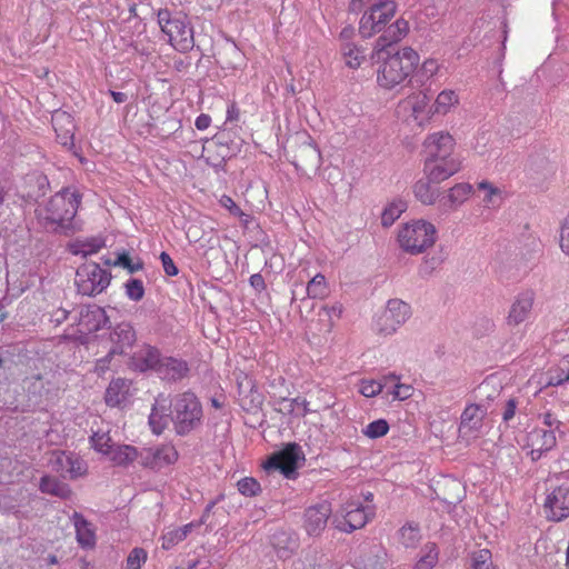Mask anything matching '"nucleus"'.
Instances as JSON below:
<instances>
[{
	"mask_svg": "<svg viewBox=\"0 0 569 569\" xmlns=\"http://www.w3.org/2000/svg\"><path fill=\"white\" fill-rule=\"evenodd\" d=\"M80 202L81 196L76 190L63 189L36 210L37 220L47 231H73Z\"/></svg>",
	"mask_w": 569,
	"mask_h": 569,
	"instance_id": "nucleus-1",
	"label": "nucleus"
},
{
	"mask_svg": "<svg viewBox=\"0 0 569 569\" xmlns=\"http://www.w3.org/2000/svg\"><path fill=\"white\" fill-rule=\"evenodd\" d=\"M377 56L381 61L377 81L386 89H392L402 83L419 63V54L408 47L395 53L389 50H377Z\"/></svg>",
	"mask_w": 569,
	"mask_h": 569,
	"instance_id": "nucleus-2",
	"label": "nucleus"
},
{
	"mask_svg": "<svg viewBox=\"0 0 569 569\" xmlns=\"http://www.w3.org/2000/svg\"><path fill=\"white\" fill-rule=\"evenodd\" d=\"M171 421L178 436H186L197 429L203 417L202 406L190 391L177 395L170 402Z\"/></svg>",
	"mask_w": 569,
	"mask_h": 569,
	"instance_id": "nucleus-3",
	"label": "nucleus"
},
{
	"mask_svg": "<svg viewBox=\"0 0 569 569\" xmlns=\"http://www.w3.org/2000/svg\"><path fill=\"white\" fill-rule=\"evenodd\" d=\"M437 240L436 227L423 219L412 220L398 231L400 248L410 254H420L431 248Z\"/></svg>",
	"mask_w": 569,
	"mask_h": 569,
	"instance_id": "nucleus-4",
	"label": "nucleus"
},
{
	"mask_svg": "<svg viewBox=\"0 0 569 569\" xmlns=\"http://www.w3.org/2000/svg\"><path fill=\"white\" fill-rule=\"evenodd\" d=\"M161 31L168 37L169 43L180 52H187L194 46L193 29L187 17L160 9L157 14Z\"/></svg>",
	"mask_w": 569,
	"mask_h": 569,
	"instance_id": "nucleus-5",
	"label": "nucleus"
},
{
	"mask_svg": "<svg viewBox=\"0 0 569 569\" xmlns=\"http://www.w3.org/2000/svg\"><path fill=\"white\" fill-rule=\"evenodd\" d=\"M411 317L410 306L400 299H390L386 308L376 316L373 329L382 336L393 335Z\"/></svg>",
	"mask_w": 569,
	"mask_h": 569,
	"instance_id": "nucleus-6",
	"label": "nucleus"
},
{
	"mask_svg": "<svg viewBox=\"0 0 569 569\" xmlns=\"http://www.w3.org/2000/svg\"><path fill=\"white\" fill-rule=\"evenodd\" d=\"M110 280L109 271L96 262H87L77 269L74 281L79 293L93 297L104 291Z\"/></svg>",
	"mask_w": 569,
	"mask_h": 569,
	"instance_id": "nucleus-7",
	"label": "nucleus"
},
{
	"mask_svg": "<svg viewBox=\"0 0 569 569\" xmlns=\"http://www.w3.org/2000/svg\"><path fill=\"white\" fill-rule=\"evenodd\" d=\"M375 516L373 509L358 502H347L332 517V525L340 531L352 532L360 529Z\"/></svg>",
	"mask_w": 569,
	"mask_h": 569,
	"instance_id": "nucleus-8",
	"label": "nucleus"
},
{
	"mask_svg": "<svg viewBox=\"0 0 569 569\" xmlns=\"http://www.w3.org/2000/svg\"><path fill=\"white\" fill-rule=\"evenodd\" d=\"M429 102L430 99L425 92H415L399 102L397 113L406 121H413L419 127H423L433 114Z\"/></svg>",
	"mask_w": 569,
	"mask_h": 569,
	"instance_id": "nucleus-9",
	"label": "nucleus"
},
{
	"mask_svg": "<svg viewBox=\"0 0 569 569\" xmlns=\"http://www.w3.org/2000/svg\"><path fill=\"white\" fill-rule=\"evenodd\" d=\"M303 453L297 443H289L281 451L271 456L263 465L268 473L279 472L287 479L296 476L298 463L303 460Z\"/></svg>",
	"mask_w": 569,
	"mask_h": 569,
	"instance_id": "nucleus-10",
	"label": "nucleus"
},
{
	"mask_svg": "<svg viewBox=\"0 0 569 569\" xmlns=\"http://www.w3.org/2000/svg\"><path fill=\"white\" fill-rule=\"evenodd\" d=\"M179 453L173 445L163 443L157 447L142 448L139 451V463L152 470H161L178 460Z\"/></svg>",
	"mask_w": 569,
	"mask_h": 569,
	"instance_id": "nucleus-11",
	"label": "nucleus"
},
{
	"mask_svg": "<svg viewBox=\"0 0 569 569\" xmlns=\"http://www.w3.org/2000/svg\"><path fill=\"white\" fill-rule=\"evenodd\" d=\"M519 443L525 450H527V455L530 456L531 460L537 461L545 452L551 450L556 446L557 439L552 430L533 428L526 433Z\"/></svg>",
	"mask_w": 569,
	"mask_h": 569,
	"instance_id": "nucleus-12",
	"label": "nucleus"
},
{
	"mask_svg": "<svg viewBox=\"0 0 569 569\" xmlns=\"http://www.w3.org/2000/svg\"><path fill=\"white\" fill-rule=\"evenodd\" d=\"M488 413V406L485 403L468 405L460 419L459 437L470 441L479 437L483 426V419Z\"/></svg>",
	"mask_w": 569,
	"mask_h": 569,
	"instance_id": "nucleus-13",
	"label": "nucleus"
},
{
	"mask_svg": "<svg viewBox=\"0 0 569 569\" xmlns=\"http://www.w3.org/2000/svg\"><path fill=\"white\" fill-rule=\"evenodd\" d=\"M543 512L550 521L559 522L569 517V487L558 486L549 491L543 503Z\"/></svg>",
	"mask_w": 569,
	"mask_h": 569,
	"instance_id": "nucleus-14",
	"label": "nucleus"
},
{
	"mask_svg": "<svg viewBox=\"0 0 569 569\" xmlns=\"http://www.w3.org/2000/svg\"><path fill=\"white\" fill-rule=\"evenodd\" d=\"M461 169L458 157L426 158L423 172L435 183H441Z\"/></svg>",
	"mask_w": 569,
	"mask_h": 569,
	"instance_id": "nucleus-15",
	"label": "nucleus"
},
{
	"mask_svg": "<svg viewBox=\"0 0 569 569\" xmlns=\"http://www.w3.org/2000/svg\"><path fill=\"white\" fill-rule=\"evenodd\" d=\"M111 347L109 356H124L137 341V332L130 322L122 321L113 326L109 332Z\"/></svg>",
	"mask_w": 569,
	"mask_h": 569,
	"instance_id": "nucleus-16",
	"label": "nucleus"
},
{
	"mask_svg": "<svg viewBox=\"0 0 569 569\" xmlns=\"http://www.w3.org/2000/svg\"><path fill=\"white\" fill-rule=\"evenodd\" d=\"M332 515L331 503L321 501L310 506L305 511V529L309 536H319L327 526L329 517Z\"/></svg>",
	"mask_w": 569,
	"mask_h": 569,
	"instance_id": "nucleus-17",
	"label": "nucleus"
},
{
	"mask_svg": "<svg viewBox=\"0 0 569 569\" xmlns=\"http://www.w3.org/2000/svg\"><path fill=\"white\" fill-rule=\"evenodd\" d=\"M455 146L456 141L449 132L430 133L423 142L426 158L456 157L453 154Z\"/></svg>",
	"mask_w": 569,
	"mask_h": 569,
	"instance_id": "nucleus-18",
	"label": "nucleus"
},
{
	"mask_svg": "<svg viewBox=\"0 0 569 569\" xmlns=\"http://www.w3.org/2000/svg\"><path fill=\"white\" fill-rule=\"evenodd\" d=\"M533 303V291L526 290L518 293L510 306L507 316V325L510 327H517L527 321L532 313Z\"/></svg>",
	"mask_w": 569,
	"mask_h": 569,
	"instance_id": "nucleus-19",
	"label": "nucleus"
},
{
	"mask_svg": "<svg viewBox=\"0 0 569 569\" xmlns=\"http://www.w3.org/2000/svg\"><path fill=\"white\" fill-rule=\"evenodd\" d=\"M161 352L153 346L142 345L130 357L129 367L138 372L157 371Z\"/></svg>",
	"mask_w": 569,
	"mask_h": 569,
	"instance_id": "nucleus-20",
	"label": "nucleus"
},
{
	"mask_svg": "<svg viewBox=\"0 0 569 569\" xmlns=\"http://www.w3.org/2000/svg\"><path fill=\"white\" fill-rule=\"evenodd\" d=\"M385 10L367 9L359 21V32L362 38H370L380 32L395 13L382 16Z\"/></svg>",
	"mask_w": 569,
	"mask_h": 569,
	"instance_id": "nucleus-21",
	"label": "nucleus"
},
{
	"mask_svg": "<svg viewBox=\"0 0 569 569\" xmlns=\"http://www.w3.org/2000/svg\"><path fill=\"white\" fill-rule=\"evenodd\" d=\"M76 530V539L82 549H93L97 543L96 527L80 512L74 511L70 517Z\"/></svg>",
	"mask_w": 569,
	"mask_h": 569,
	"instance_id": "nucleus-22",
	"label": "nucleus"
},
{
	"mask_svg": "<svg viewBox=\"0 0 569 569\" xmlns=\"http://www.w3.org/2000/svg\"><path fill=\"white\" fill-rule=\"evenodd\" d=\"M188 371L189 367L184 360L170 356H162L156 373L162 380L178 381L184 378Z\"/></svg>",
	"mask_w": 569,
	"mask_h": 569,
	"instance_id": "nucleus-23",
	"label": "nucleus"
},
{
	"mask_svg": "<svg viewBox=\"0 0 569 569\" xmlns=\"http://www.w3.org/2000/svg\"><path fill=\"white\" fill-rule=\"evenodd\" d=\"M109 321L106 310L99 306H86L80 311L79 326L81 331L94 332Z\"/></svg>",
	"mask_w": 569,
	"mask_h": 569,
	"instance_id": "nucleus-24",
	"label": "nucleus"
},
{
	"mask_svg": "<svg viewBox=\"0 0 569 569\" xmlns=\"http://www.w3.org/2000/svg\"><path fill=\"white\" fill-rule=\"evenodd\" d=\"M168 401L164 396L159 395L154 403L151 408V412L149 415V426L151 431L159 436L167 428L171 416L168 415Z\"/></svg>",
	"mask_w": 569,
	"mask_h": 569,
	"instance_id": "nucleus-25",
	"label": "nucleus"
},
{
	"mask_svg": "<svg viewBox=\"0 0 569 569\" xmlns=\"http://www.w3.org/2000/svg\"><path fill=\"white\" fill-rule=\"evenodd\" d=\"M408 30V22L403 19H398L377 39L376 50H387V48L391 47L392 43L400 41L407 34Z\"/></svg>",
	"mask_w": 569,
	"mask_h": 569,
	"instance_id": "nucleus-26",
	"label": "nucleus"
},
{
	"mask_svg": "<svg viewBox=\"0 0 569 569\" xmlns=\"http://www.w3.org/2000/svg\"><path fill=\"white\" fill-rule=\"evenodd\" d=\"M408 30V22L403 19H398L377 39L376 50H387V48L391 47L392 43L400 41L407 34Z\"/></svg>",
	"mask_w": 569,
	"mask_h": 569,
	"instance_id": "nucleus-27",
	"label": "nucleus"
},
{
	"mask_svg": "<svg viewBox=\"0 0 569 569\" xmlns=\"http://www.w3.org/2000/svg\"><path fill=\"white\" fill-rule=\"evenodd\" d=\"M52 126L58 141L64 147L72 146L74 124L71 116L66 112H56L52 116Z\"/></svg>",
	"mask_w": 569,
	"mask_h": 569,
	"instance_id": "nucleus-28",
	"label": "nucleus"
},
{
	"mask_svg": "<svg viewBox=\"0 0 569 569\" xmlns=\"http://www.w3.org/2000/svg\"><path fill=\"white\" fill-rule=\"evenodd\" d=\"M473 192V187L468 182H460L451 187L441 203L449 210H456L463 204Z\"/></svg>",
	"mask_w": 569,
	"mask_h": 569,
	"instance_id": "nucleus-29",
	"label": "nucleus"
},
{
	"mask_svg": "<svg viewBox=\"0 0 569 569\" xmlns=\"http://www.w3.org/2000/svg\"><path fill=\"white\" fill-rule=\"evenodd\" d=\"M130 382L126 379H113L106 390V402L108 406L117 407L122 405L129 395Z\"/></svg>",
	"mask_w": 569,
	"mask_h": 569,
	"instance_id": "nucleus-30",
	"label": "nucleus"
},
{
	"mask_svg": "<svg viewBox=\"0 0 569 569\" xmlns=\"http://www.w3.org/2000/svg\"><path fill=\"white\" fill-rule=\"evenodd\" d=\"M478 190L483 193L482 203L485 208L497 210L503 203L505 192L488 180L478 183Z\"/></svg>",
	"mask_w": 569,
	"mask_h": 569,
	"instance_id": "nucleus-31",
	"label": "nucleus"
},
{
	"mask_svg": "<svg viewBox=\"0 0 569 569\" xmlns=\"http://www.w3.org/2000/svg\"><path fill=\"white\" fill-rule=\"evenodd\" d=\"M433 181L429 179V177H425L419 179L413 186V193L417 200H419L422 204L431 206L433 204L440 196L439 188L435 187Z\"/></svg>",
	"mask_w": 569,
	"mask_h": 569,
	"instance_id": "nucleus-32",
	"label": "nucleus"
},
{
	"mask_svg": "<svg viewBox=\"0 0 569 569\" xmlns=\"http://www.w3.org/2000/svg\"><path fill=\"white\" fill-rule=\"evenodd\" d=\"M107 458L117 466H128L139 460V451L129 445H114Z\"/></svg>",
	"mask_w": 569,
	"mask_h": 569,
	"instance_id": "nucleus-33",
	"label": "nucleus"
},
{
	"mask_svg": "<svg viewBox=\"0 0 569 569\" xmlns=\"http://www.w3.org/2000/svg\"><path fill=\"white\" fill-rule=\"evenodd\" d=\"M349 9L353 13L367 9H381L385 10L382 16L396 12V3L393 0H351Z\"/></svg>",
	"mask_w": 569,
	"mask_h": 569,
	"instance_id": "nucleus-34",
	"label": "nucleus"
},
{
	"mask_svg": "<svg viewBox=\"0 0 569 569\" xmlns=\"http://www.w3.org/2000/svg\"><path fill=\"white\" fill-rule=\"evenodd\" d=\"M389 381H395L393 373L383 376L380 380L362 379L359 383V392L367 398L376 397L382 390L389 389Z\"/></svg>",
	"mask_w": 569,
	"mask_h": 569,
	"instance_id": "nucleus-35",
	"label": "nucleus"
},
{
	"mask_svg": "<svg viewBox=\"0 0 569 569\" xmlns=\"http://www.w3.org/2000/svg\"><path fill=\"white\" fill-rule=\"evenodd\" d=\"M39 489L43 493H48L60 498H67L71 493V490L68 485L61 482L60 480L51 476H43L41 478Z\"/></svg>",
	"mask_w": 569,
	"mask_h": 569,
	"instance_id": "nucleus-36",
	"label": "nucleus"
},
{
	"mask_svg": "<svg viewBox=\"0 0 569 569\" xmlns=\"http://www.w3.org/2000/svg\"><path fill=\"white\" fill-rule=\"evenodd\" d=\"M459 103V97L455 90H442L436 98L432 112L438 114H447L453 107Z\"/></svg>",
	"mask_w": 569,
	"mask_h": 569,
	"instance_id": "nucleus-37",
	"label": "nucleus"
},
{
	"mask_svg": "<svg viewBox=\"0 0 569 569\" xmlns=\"http://www.w3.org/2000/svg\"><path fill=\"white\" fill-rule=\"evenodd\" d=\"M272 546L277 550L278 557L286 559L297 548V540L287 532L280 531L273 535Z\"/></svg>",
	"mask_w": 569,
	"mask_h": 569,
	"instance_id": "nucleus-38",
	"label": "nucleus"
},
{
	"mask_svg": "<svg viewBox=\"0 0 569 569\" xmlns=\"http://www.w3.org/2000/svg\"><path fill=\"white\" fill-rule=\"evenodd\" d=\"M191 527H192V525L188 523L181 528H173V529L167 530L161 537L162 549L170 550L171 548L177 546L179 542L184 540L187 538L188 533L190 532Z\"/></svg>",
	"mask_w": 569,
	"mask_h": 569,
	"instance_id": "nucleus-39",
	"label": "nucleus"
},
{
	"mask_svg": "<svg viewBox=\"0 0 569 569\" xmlns=\"http://www.w3.org/2000/svg\"><path fill=\"white\" fill-rule=\"evenodd\" d=\"M342 58L346 66L351 69H357L363 62L366 56L365 51L353 43L347 42L341 47Z\"/></svg>",
	"mask_w": 569,
	"mask_h": 569,
	"instance_id": "nucleus-40",
	"label": "nucleus"
},
{
	"mask_svg": "<svg viewBox=\"0 0 569 569\" xmlns=\"http://www.w3.org/2000/svg\"><path fill=\"white\" fill-rule=\"evenodd\" d=\"M398 537L405 548H415L421 539L420 529L417 525L407 523L400 528Z\"/></svg>",
	"mask_w": 569,
	"mask_h": 569,
	"instance_id": "nucleus-41",
	"label": "nucleus"
},
{
	"mask_svg": "<svg viewBox=\"0 0 569 569\" xmlns=\"http://www.w3.org/2000/svg\"><path fill=\"white\" fill-rule=\"evenodd\" d=\"M307 296L311 299H323L328 295V284L326 278L321 273H317L308 282L306 288Z\"/></svg>",
	"mask_w": 569,
	"mask_h": 569,
	"instance_id": "nucleus-42",
	"label": "nucleus"
},
{
	"mask_svg": "<svg viewBox=\"0 0 569 569\" xmlns=\"http://www.w3.org/2000/svg\"><path fill=\"white\" fill-rule=\"evenodd\" d=\"M423 555L415 565L413 569H432L438 562V548L436 543L428 542L422 549Z\"/></svg>",
	"mask_w": 569,
	"mask_h": 569,
	"instance_id": "nucleus-43",
	"label": "nucleus"
},
{
	"mask_svg": "<svg viewBox=\"0 0 569 569\" xmlns=\"http://www.w3.org/2000/svg\"><path fill=\"white\" fill-rule=\"evenodd\" d=\"M569 381V357L562 359L559 366L549 371L548 375V386H561L565 382Z\"/></svg>",
	"mask_w": 569,
	"mask_h": 569,
	"instance_id": "nucleus-44",
	"label": "nucleus"
},
{
	"mask_svg": "<svg viewBox=\"0 0 569 569\" xmlns=\"http://www.w3.org/2000/svg\"><path fill=\"white\" fill-rule=\"evenodd\" d=\"M406 210V203L401 200L388 204L381 214V224L390 227Z\"/></svg>",
	"mask_w": 569,
	"mask_h": 569,
	"instance_id": "nucleus-45",
	"label": "nucleus"
},
{
	"mask_svg": "<svg viewBox=\"0 0 569 569\" xmlns=\"http://www.w3.org/2000/svg\"><path fill=\"white\" fill-rule=\"evenodd\" d=\"M92 448L103 456H108L109 451L114 447V443L107 432H94L91 438Z\"/></svg>",
	"mask_w": 569,
	"mask_h": 569,
	"instance_id": "nucleus-46",
	"label": "nucleus"
},
{
	"mask_svg": "<svg viewBox=\"0 0 569 569\" xmlns=\"http://www.w3.org/2000/svg\"><path fill=\"white\" fill-rule=\"evenodd\" d=\"M393 400H406L411 397L412 388L409 385L399 382L398 376L395 375V381H389V389H386Z\"/></svg>",
	"mask_w": 569,
	"mask_h": 569,
	"instance_id": "nucleus-47",
	"label": "nucleus"
},
{
	"mask_svg": "<svg viewBox=\"0 0 569 569\" xmlns=\"http://www.w3.org/2000/svg\"><path fill=\"white\" fill-rule=\"evenodd\" d=\"M470 569H493L492 556L488 549H480L471 555Z\"/></svg>",
	"mask_w": 569,
	"mask_h": 569,
	"instance_id": "nucleus-48",
	"label": "nucleus"
},
{
	"mask_svg": "<svg viewBox=\"0 0 569 569\" xmlns=\"http://www.w3.org/2000/svg\"><path fill=\"white\" fill-rule=\"evenodd\" d=\"M71 452H54L50 462L52 466V469L58 472L62 478H67V470L69 469L71 459H72Z\"/></svg>",
	"mask_w": 569,
	"mask_h": 569,
	"instance_id": "nucleus-49",
	"label": "nucleus"
},
{
	"mask_svg": "<svg viewBox=\"0 0 569 569\" xmlns=\"http://www.w3.org/2000/svg\"><path fill=\"white\" fill-rule=\"evenodd\" d=\"M126 296L134 302L140 301L144 296V286L140 279L130 278L124 283Z\"/></svg>",
	"mask_w": 569,
	"mask_h": 569,
	"instance_id": "nucleus-50",
	"label": "nucleus"
},
{
	"mask_svg": "<svg viewBox=\"0 0 569 569\" xmlns=\"http://www.w3.org/2000/svg\"><path fill=\"white\" fill-rule=\"evenodd\" d=\"M440 69V63L432 58L425 60L417 71V78L420 82L431 79Z\"/></svg>",
	"mask_w": 569,
	"mask_h": 569,
	"instance_id": "nucleus-51",
	"label": "nucleus"
},
{
	"mask_svg": "<svg viewBox=\"0 0 569 569\" xmlns=\"http://www.w3.org/2000/svg\"><path fill=\"white\" fill-rule=\"evenodd\" d=\"M389 431V425L385 419H378L370 422L363 430V435L370 439L383 437Z\"/></svg>",
	"mask_w": 569,
	"mask_h": 569,
	"instance_id": "nucleus-52",
	"label": "nucleus"
},
{
	"mask_svg": "<svg viewBox=\"0 0 569 569\" xmlns=\"http://www.w3.org/2000/svg\"><path fill=\"white\" fill-rule=\"evenodd\" d=\"M107 264L120 266L127 269L130 273L137 272L143 268V263L141 260L132 261L127 252H121L118 254L117 259L113 262L106 261Z\"/></svg>",
	"mask_w": 569,
	"mask_h": 569,
	"instance_id": "nucleus-53",
	"label": "nucleus"
},
{
	"mask_svg": "<svg viewBox=\"0 0 569 569\" xmlns=\"http://www.w3.org/2000/svg\"><path fill=\"white\" fill-rule=\"evenodd\" d=\"M237 487L239 492L247 497H253L261 490L259 482L254 478L249 477L239 480Z\"/></svg>",
	"mask_w": 569,
	"mask_h": 569,
	"instance_id": "nucleus-54",
	"label": "nucleus"
},
{
	"mask_svg": "<svg viewBox=\"0 0 569 569\" xmlns=\"http://www.w3.org/2000/svg\"><path fill=\"white\" fill-rule=\"evenodd\" d=\"M87 472V463L80 457L72 455V459L67 470V478L77 479Z\"/></svg>",
	"mask_w": 569,
	"mask_h": 569,
	"instance_id": "nucleus-55",
	"label": "nucleus"
},
{
	"mask_svg": "<svg viewBox=\"0 0 569 569\" xmlns=\"http://www.w3.org/2000/svg\"><path fill=\"white\" fill-rule=\"evenodd\" d=\"M342 315V306L341 303L339 302H336L331 306L329 305H326L323 306L320 311H319V316L322 318V317H327L328 318V322H329V327L331 328L332 325H333V321L336 319H339Z\"/></svg>",
	"mask_w": 569,
	"mask_h": 569,
	"instance_id": "nucleus-56",
	"label": "nucleus"
},
{
	"mask_svg": "<svg viewBox=\"0 0 569 569\" xmlns=\"http://www.w3.org/2000/svg\"><path fill=\"white\" fill-rule=\"evenodd\" d=\"M147 560V552L142 548H134L127 558V569H140Z\"/></svg>",
	"mask_w": 569,
	"mask_h": 569,
	"instance_id": "nucleus-57",
	"label": "nucleus"
},
{
	"mask_svg": "<svg viewBox=\"0 0 569 569\" xmlns=\"http://www.w3.org/2000/svg\"><path fill=\"white\" fill-rule=\"evenodd\" d=\"M559 246H560L561 251L567 257H569V211L560 224Z\"/></svg>",
	"mask_w": 569,
	"mask_h": 569,
	"instance_id": "nucleus-58",
	"label": "nucleus"
},
{
	"mask_svg": "<svg viewBox=\"0 0 569 569\" xmlns=\"http://www.w3.org/2000/svg\"><path fill=\"white\" fill-rule=\"evenodd\" d=\"M102 246L103 242L101 240L94 239L88 242H83L80 246V249L76 250L74 253H81L83 257H87L98 252L102 248Z\"/></svg>",
	"mask_w": 569,
	"mask_h": 569,
	"instance_id": "nucleus-59",
	"label": "nucleus"
},
{
	"mask_svg": "<svg viewBox=\"0 0 569 569\" xmlns=\"http://www.w3.org/2000/svg\"><path fill=\"white\" fill-rule=\"evenodd\" d=\"M160 260L162 263L163 271L167 276L174 277L178 274L179 270L173 262L172 258L167 252L160 253Z\"/></svg>",
	"mask_w": 569,
	"mask_h": 569,
	"instance_id": "nucleus-60",
	"label": "nucleus"
},
{
	"mask_svg": "<svg viewBox=\"0 0 569 569\" xmlns=\"http://www.w3.org/2000/svg\"><path fill=\"white\" fill-rule=\"evenodd\" d=\"M541 420L542 425L548 428L547 430H552L553 432L559 430L561 426V421H559L558 418L551 412L543 413L541 416Z\"/></svg>",
	"mask_w": 569,
	"mask_h": 569,
	"instance_id": "nucleus-61",
	"label": "nucleus"
},
{
	"mask_svg": "<svg viewBox=\"0 0 569 569\" xmlns=\"http://www.w3.org/2000/svg\"><path fill=\"white\" fill-rule=\"evenodd\" d=\"M300 403V399L299 398H295V399H287V398H283L280 402H279V410L280 411H286L288 413H295L296 410H298V405Z\"/></svg>",
	"mask_w": 569,
	"mask_h": 569,
	"instance_id": "nucleus-62",
	"label": "nucleus"
},
{
	"mask_svg": "<svg viewBox=\"0 0 569 569\" xmlns=\"http://www.w3.org/2000/svg\"><path fill=\"white\" fill-rule=\"evenodd\" d=\"M516 409H517L516 400L515 399H509L506 402L505 409H503V412H502V419H503L505 422L510 421L515 417Z\"/></svg>",
	"mask_w": 569,
	"mask_h": 569,
	"instance_id": "nucleus-63",
	"label": "nucleus"
},
{
	"mask_svg": "<svg viewBox=\"0 0 569 569\" xmlns=\"http://www.w3.org/2000/svg\"><path fill=\"white\" fill-rule=\"evenodd\" d=\"M112 357L113 356H109L108 352L107 356L98 359L94 367L96 372H98L99 375L104 373L109 369L110 360Z\"/></svg>",
	"mask_w": 569,
	"mask_h": 569,
	"instance_id": "nucleus-64",
	"label": "nucleus"
}]
</instances>
